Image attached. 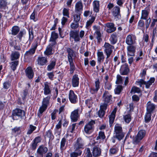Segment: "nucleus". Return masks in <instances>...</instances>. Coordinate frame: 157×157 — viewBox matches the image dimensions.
I'll return each mask as SVG.
<instances>
[{
    "label": "nucleus",
    "mask_w": 157,
    "mask_h": 157,
    "mask_svg": "<svg viewBox=\"0 0 157 157\" xmlns=\"http://www.w3.org/2000/svg\"><path fill=\"white\" fill-rule=\"evenodd\" d=\"M116 112L117 109L116 108H115L113 110L110 115L109 116V123L110 126L112 125L113 124V123Z\"/></svg>",
    "instance_id": "obj_28"
},
{
    "label": "nucleus",
    "mask_w": 157,
    "mask_h": 157,
    "mask_svg": "<svg viewBox=\"0 0 157 157\" xmlns=\"http://www.w3.org/2000/svg\"><path fill=\"white\" fill-rule=\"evenodd\" d=\"M105 135L104 133L103 132H100L98 134V135L97 136L96 140H99L100 139H104L105 138Z\"/></svg>",
    "instance_id": "obj_56"
},
{
    "label": "nucleus",
    "mask_w": 157,
    "mask_h": 157,
    "mask_svg": "<svg viewBox=\"0 0 157 157\" xmlns=\"http://www.w3.org/2000/svg\"><path fill=\"white\" fill-rule=\"evenodd\" d=\"M95 121L92 120L86 124L84 128V132L87 134L91 133L94 129V125L95 124Z\"/></svg>",
    "instance_id": "obj_6"
},
{
    "label": "nucleus",
    "mask_w": 157,
    "mask_h": 157,
    "mask_svg": "<svg viewBox=\"0 0 157 157\" xmlns=\"http://www.w3.org/2000/svg\"><path fill=\"white\" fill-rule=\"evenodd\" d=\"M146 134L145 131L144 130L139 131L137 135L135 137L133 140L132 143L134 144H139L141 140L145 136Z\"/></svg>",
    "instance_id": "obj_5"
},
{
    "label": "nucleus",
    "mask_w": 157,
    "mask_h": 157,
    "mask_svg": "<svg viewBox=\"0 0 157 157\" xmlns=\"http://www.w3.org/2000/svg\"><path fill=\"white\" fill-rule=\"evenodd\" d=\"M105 113V111L101 110L100 109L97 112V114L98 116L101 118H102L104 116Z\"/></svg>",
    "instance_id": "obj_61"
},
{
    "label": "nucleus",
    "mask_w": 157,
    "mask_h": 157,
    "mask_svg": "<svg viewBox=\"0 0 157 157\" xmlns=\"http://www.w3.org/2000/svg\"><path fill=\"white\" fill-rule=\"evenodd\" d=\"M66 51L68 53L67 56L68 61H73L72 57L75 53L74 50L71 48H67Z\"/></svg>",
    "instance_id": "obj_24"
},
{
    "label": "nucleus",
    "mask_w": 157,
    "mask_h": 157,
    "mask_svg": "<svg viewBox=\"0 0 157 157\" xmlns=\"http://www.w3.org/2000/svg\"><path fill=\"white\" fill-rule=\"evenodd\" d=\"M79 80L78 75L75 74L72 76V85L73 87H76L78 86Z\"/></svg>",
    "instance_id": "obj_16"
},
{
    "label": "nucleus",
    "mask_w": 157,
    "mask_h": 157,
    "mask_svg": "<svg viewBox=\"0 0 157 157\" xmlns=\"http://www.w3.org/2000/svg\"><path fill=\"white\" fill-rule=\"evenodd\" d=\"M124 121L127 123H129L131 121L132 117L130 114H127L123 116Z\"/></svg>",
    "instance_id": "obj_50"
},
{
    "label": "nucleus",
    "mask_w": 157,
    "mask_h": 157,
    "mask_svg": "<svg viewBox=\"0 0 157 157\" xmlns=\"http://www.w3.org/2000/svg\"><path fill=\"white\" fill-rule=\"evenodd\" d=\"M120 8L119 6H116L113 9L112 13L115 18H118L120 17Z\"/></svg>",
    "instance_id": "obj_18"
},
{
    "label": "nucleus",
    "mask_w": 157,
    "mask_h": 157,
    "mask_svg": "<svg viewBox=\"0 0 157 157\" xmlns=\"http://www.w3.org/2000/svg\"><path fill=\"white\" fill-rule=\"evenodd\" d=\"M112 97L108 91H105L102 95L103 101L105 103H108L111 100Z\"/></svg>",
    "instance_id": "obj_10"
},
{
    "label": "nucleus",
    "mask_w": 157,
    "mask_h": 157,
    "mask_svg": "<svg viewBox=\"0 0 157 157\" xmlns=\"http://www.w3.org/2000/svg\"><path fill=\"white\" fill-rule=\"evenodd\" d=\"M129 71V69L127 64L125 63L122 65L120 70V73L122 75H127Z\"/></svg>",
    "instance_id": "obj_11"
},
{
    "label": "nucleus",
    "mask_w": 157,
    "mask_h": 157,
    "mask_svg": "<svg viewBox=\"0 0 157 157\" xmlns=\"http://www.w3.org/2000/svg\"><path fill=\"white\" fill-rule=\"evenodd\" d=\"M26 75L29 79L33 78L34 73L32 68L31 67H28L25 71Z\"/></svg>",
    "instance_id": "obj_27"
},
{
    "label": "nucleus",
    "mask_w": 157,
    "mask_h": 157,
    "mask_svg": "<svg viewBox=\"0 0 157 157\" xmlns=\"http://www.w3.org/2000/svg\"><path fill=\"white\" fill-rule=\"evenodd\" d=\"M58 34L55 32H52L51 33V36L50 40H56L58 38Z\"/></svg>",
    "instance_id": "obj_51"
},
{
    "label": "nucleus",
    "mask_w": 157,
    "mask_h": 157,
    "mask_svg": "<svg viewBox=\"0 0 157 157\" xmlns=\"http://www.w3.org/2000/svg\"><path fill=\"white\" fill-rule=\"evenodd\" d=\"M123 89L122 86L118 85L117 86L114 90L115 93L116 94H119Z\"/></svg>",
    "instance_id": "obj_55"
},
{
    "label": "nucleus",
    "mask_w": 157,
    "mask_h": 157,
    "mask_svg": "<svg viewBox=\"0 0 157 157\" xmlns=\"http://www.w3.org/2000/svg\"><path fill=\"white\" fill-rule=\"evenodd\" d=\"M7 2L5 0H0V8L1 9H5L7 6Z\"/></svg>",
    "instance_id": "obj_53"
},
{
    "label": "nucleus",
    "mask_w": 157,
    "mask_h": 157,
    "mask_svg": "<svg viewBox=\"0 0 157 157\" xmlns=\"http://www.w3.org/2000/svg\"><path fill=\"white\" fill-rule=\"evenodd\" d=\"M69 63L70 68V73L71 74H72L75 70V66L74 63L73 61H68Z\"/></svg>",
    "instance_id": "obj_45"
},
{
    "label": "nucleus",
    "mask_w": 157,
    "mask_h": 157,
    "mask_svg": "<svg viewBox=\"0 0 157 157\" xmlns=\"http://www.w3.org/2000/svg\"><path fill=\"white\" fill-rule=\"evenodd\" d=\"M79 109H77L71 112V114L70 117L71 121L73 122H76L79 117L78 111Z\"/></svg>",
    "instance_id": "obj_13"
},
{
    "label": "nucleus",
    "mask_w": 157,
    "mask_h": 157,
    "mask_svg": "<svg viewBox=\"0 0 157 157\" xmlns=\"http://www.w3.org/2000/svg\"><path fill=\"white\" fill-rule=\"evenodd\" d=\"M101 150L100 146H95L93 148L92 153L93 156L95 157L100 156L101 153Z\"/></svg>",
    "instance_id": "obj_14"
},
{
    "label": "nucleus",
    "mask_w": 157,
    "mask_h": 157,
    "mask_svg": "<svg viewBox=\"0 0 157 157\" xmlns=\"http://www.w3.org/2000/svg\"><path fill=\"white\" fill-rule=\"evenodd\" d=\"M20 54L19 52L17 51L13 52L10 55V59L12 61L17 60L20 57Z\"/></svg>",
    "instance_id": "obj_32"
},
{
    "label": "nucleus",
    "mask_w": 157,
    "mask_h": 157,
    "mask_svg": "<svg viewBox=\"0 0 157 157\" xmlns=\"http://www.w3.org/2000/svg\"><path fill=\"white\" fill-rule=\"evenodd\" d=\"M84 146V144L81 139H77V142L75 145V149L77 150H80V149L82 148Z\"/></svg>",
    "instance_id": "obj_29"
},
{
    "label": "nucleus",
    "mask_w": 157,
    "mask_h": 157,
    "mask_svg": "<svg viewBox=\"0 0 157 157\" xmlns=\"http://www.w3.org/2000/svg\"><path fill=\"white\" fill-rule=\"evenodd\" d=\"M44 94L45 95H49L51 94L52 89L49 83L46 82L44 84Z\"/></svg>",
    "instance_id": "obj_15"
},
{
    "label": "nucleus",
    "mask_w": 157,
    "mask_h": 157,
    "mask_svg": "<svg viewBox=\"0 0 157 157\" xmlns=\"http://www.w3.org/2000/svg\"><path fill=\"white\" fill-rule=\"evenodd\" d=\"M18 63L19 61L18 60H15L10 63L11 67L13 71H14L16 70Z\"/></svg>",
    "instance_id": "obj_48"
},
{
    "label": "nucleus",
    "mask_w": 157,
    "mask_h": 157,
    "mask_svg": "<svg viewBox=\"0 0 157 157\" xmlns=\"http://www.w3.org/2000/svg\"><path fill=\"white\" fill-rule=\"evenodd\" d=\"M74 13L73 15V17L74 21L75 23H78L80 19V15L81 13Z\"/></svg>",
    "instance_id": "obj_39"
},
{
    "label": "nucleus",
    "mask_w": 157,
    "mask_h": 157,
    "mask_svg": "<svg viewBox=\"0 0 157 157\" xmlns=\"http://www.w3.org/2000/svg\"><path fill=\"white\" fill-rule=\"evenodd\" d=\"M53 48L48 46L47 47L46 50L44 52V54L45 55H46L48 56H50L52 55L53 53L52 52Z\"/></svg>",
    "instance_id": "obj_44"
},
{
    "label": "nucleus",
    "mask_w": 157,
    "mask_h": 157,
    "mask_svg": "<svg viewBox=\"0 0 157 157\" xmlns=\"http://www.w3.org/2000/svg\"><path fill=\"white\" fill-rule=\"evenodd\" d=\"M36 61L37 64L40 66L44 65L48 62L47 58L44 57H39Z\"/></svg>",
    "instance_id": "obj_23"
},
{
    "label": "nucleus",
    "mask_w": 157,
    "mask_h": 157,
    "mask_svg": "<svg viewBox=\"0 0 157 157\" xmlns=\"http://www.w3.org/2000/svg\"><path fill=\"white\" fill-rule=\"evenodd\" d=\"M94 29L95 30L94 36L97 39L98 42L100 43L102 40L101 38V33L100 28L99 26L94 25L93 27Z\"/></svg>",
    "instance_id": "obj_9"
},
{
    "label": "nucleus",
    "mask_w": 157,
    "mask_h": 157,
    "mask_svg": "<svg viewBox=\"0 0 157 157\" xmlns=\"http://www.w3.org/2000/svg\"><path fill=\"white\" fill-rule=\"evenodd\" d=\"M103 47L104 48V52L106 55L105 60L106 63L107 64L110 60L109 57L113 52L114 47L110 44L106 42Z\"/></svg>",
    "instance_id": "obj_1"
},
{
    "label": "nucleus",
    "mask_w": 157,
    "mask_h": 157,
    "mask_svg": "<svg viewBox=\"0 0 157 157\" xmlns=\"http://www.w3.org/2000/svg\"><path fill=\"white\" fill-rule=\"evenodd\" d=\"M26 34V32L25 29H23L21 30L17 36V37L19 39L20 41L21 40L22 38L25 36Z\"/></svg>",
    "instance_id": "obj_42"
},
{
    "label": "nucleus",
    "mask_w": 157,
    "mask_h": 157,
    "mask_svg": "<svg viewBox=\"0 0 157 157\" xmlns=\"http://www.w3.org/2000/svg\"><path fill=\"white\" fill-rule=\"evenodd\" d=\"M146 81H145L143 79H138L136 82V84L138 86H139L140 87H142L144 89V85H145Z\"/></svg>",
    "instance_id": "obj_41"
},
{
    "label": "nucleus",
    "mask_w": 157,
    "mask_h": 157,
    "mask_svg": "<svg viewBox=\"0 0 157 157\" xmlns=\"http://www.w3.org/2000/svg\"><path fill=\"white\" fill-rule=\"evenodd\" d=\"M37 46V42H36L32 44L30 49L26 52L25 54V57L28 58L33 56L35 53Z\"/></svg>",
    "instance_id": "obj_8"
},
{
    "label": "nucleus",
    "mask_w": 157,
    "mask_h": 157,
    "mask_svg": "<svg viewBox=\"0 0 157 157\" xmlns=\"http://www.w3.org/2000/svg\"><path fill=\"white\" fill-rule=\"evenodd\" d=\"M20 31V28L17 26H14L12 27L11 34L13 35H16Z\"/></svg>",
    "instance_id": "obj_38"
},
{
    "label": "nucleus",
    "mask_w": 157,
    "mask_h": 157,
    "mask_svg": "<svg viewBox=\"0 0 157 157\" xmlns=\"http://www.w3.org/2000/svg\"><path fill=\"white\" fill-rule=\"evenodd\" d=\"M155 80V79L154 77L150 78L147 82H146L145 87L147 89L149 88L152 83L154 82Z\"/></svg>",
    "instance_id": "obj_40"
},
{
    "label": "nucleus",
    "mask_w": 157,
    "mask_h": 157,
    "mask_svg": "<svg viewBox=\"0 0 157 157\" xmlns=\"http://www.w3.org/2000/svg\"><path fill=\"white\" fill-rule=\"evenodd\" d=\"M156 105L150 101L146 104V110L147 112L153 113L155 109Z\"/></svg>",
    "instance_id": "obj_21"
},
{
    "label": "nucleus",
    "mask_w": 157,
    "mask_h": 157,
    "mask_svg": "<svg viewBox=\"0 0 157 157\" xmlns=\"http://www.w3.org/2000/svg\"><path fill=\"white\" fill-rule=\"evenodd\" d=\"M100 88V82L99 79H97L95 82V87L90 88V91L92 94L97 93Z\"/></svg>",
    "instance_id": "obj_22"
},
{
    "label": "nucleus",
    "mask_w": 157,
    "mask_h": 157,
    "mask_svg": "<svg viewBox=\"0 0 157 157\" xmlns=\"http://www.w3.org/2000/svg\"><path fill=\"white\" fill-rule=\"evenodd\" d=\"M136 36L132 34L128 35L126 37L125 43L128 45H133L136 43Z\"/></svg>",
    "instance_id": "obj_7"
},
{
    "label": "nucleus",
    "mask_w": 157,
    "mask_h": 157,
    "mask_svg": "<svg viewBox=\"0 0 157 157\" xmlns=\"http://www.w3.org/2000/svg\"><path fill=\"white\" fill-rule=\"evenodd\" d=\"M84 156L85 157H92V154L91 152L90 149L86 148L84 151Z\"/></svg>",
    "instance_id": "obj_47"
},
{
    "label": "nucleus",
    "mask_w": 157,
    "mask_h": 157,
    "mask_svg": "<svg viewBox=\"0 0 157 157\" xmlns=\"http://www.w3.org/2000/svg\"><path fill=\"white\" fill-rule=\"evenodd\" d=\"M117 35L116 33H113L111 34L109 38V40L112 44H114L117 41Z\"/></svg>",
    "instance_id": "obj_30"
},
{
    "label": "nucleus",
    "mask_w": 157,
    "mask_h": 157,
    "mask_svg": "<svg viewBox=\"0 0 157 157\" xmlns=\"http://www.w3.org/2000/svg\"><path fill=\"white\" fill-rule=\"evenodd\" d=\"M69 9H66L64 8L63 10V14L64 16H66L67 17H69Z\"/></svg>",
    "instance_id": "obj_60"
},
{
    "label": "nucleus",
    "mask_w": 157,
    "mask_h": 157,
    "mask_svg": "<svg viewBox=\"0 0 157 157\" xmlns=\"http://www.w3.org/2000/svg\"><path fill=\"white\" fill-rule=\"evenodd\" d=\"M95 19V17H92L90 19L87 21L86 22V28L88 29L92 25V24L94 22Z\"/></svg>",
    "instance_id": "obj_49"
},
{
    "label": "nucleus",
    "mask_w": 157,
    "mask_h": 157,
    "mask_svg": "<svg viewBox=\"0 0 157 157\" xmlns=\"http://www.w3.org/2000/svg\"><path fill=\"white\" fill-rule=\"evenodd\" d=\"M36 127L33 125H30L29 129L27 132V134L28 135L31 134L36 129Z\"/></svg>",
    "instance_id": "obj_62"
},
{
    "label": "nucleus",
    "mask_w": 157,
    "mask_h": 157,
    "mask_svg": "<svg viewBox=\"0 0 157 157\" xmlns=\"http://www.w3.org/2000/svg\"><path fill=\"white\" fill-rule=\"evenodd\" d=\"M50 98L51 96L49 95L44 98L42 101V105L48 107V105L49 104Z\"/></svg>",
    "instance_id": "obj_46"
},
{
    "label": "nucleus",
    "mask_w": 157,
    "mask_h": 157,
    "mask_svg": "<svg viewBox=\"0 0 157 157\" xmlns=\"http://www.w3.org/2000/svg\"><path fill=\"white\" fill-rule=\"evenodd\" d=\"M108 104V103H105L104 102V103L101 104L100 105V109L105 111L107 109Z\"/></svg>",
    "instance_id": "obj_63"
},
{
    "label": "nucleus",
    "mask_w": 157,
    "mask_h": 157,
    "mask_svg": "<svg viewBox=\"0 0 157 157\" xmlns=\"http://www.w3.org/2000/svg\"><path fill=\"white\" fill-rule=\"evenodd\" d=\"M47 107L42 105L40 107L39 110V112L37 113L38 116L40 117L42 114L47 109Z\"/></svg>",
    "instance_id": "obj_43"
},
{
    "label": "nucleus",
    "mask_w": 157,
    "mask_h": 157,
    "mask_svg": "<svg viewBox=\"0 0 157 157\" xmlns=\"http://www.w3.org/2000/svg\"><path fill=\"white\" fill-rule=\"evenodd\" d=\"M85 103L89 108H90L91 106L92 101L91 99H87L85 101Z\"/></svg>",
    "instance_id": "obj_64"
},
{
    "label": "nucleus",
    "mask_w": 157,
    "mask_h": 157,
    "mask_svg": "<svg viewBox=\"0 0 157 157\" xmlns=\"http://www.w3.org/2000/svg\"><path fill=\"white\" fill-rule=\"evenodd\" d=\"M150 11V10L147 8H145L144 10H142L140 19H146L148 18V16L149 14Z\"/></svg>",
    "instance_id": "obj_25"
},
{
    "label": "nucleus",
    "mask_w": 157,
    "mask_h": 157,
    "mask_svg": "<svg viewBox=\"0 0 157 157\" xmlns=\"http://www.w3.org/2000/svg\"><path fill=\"white\" fill-rule=\"evenodd\" d=\"M67 139L65 138H63L61 140L60 142V149L63 150L64 149V147L65 146L66 143V142Z\"/></svg>",
    "instance_id": "obj_58"
},
{
    "label": "nucleus",
    "mask_w": 157,
    "mask_h": 157,
    "mask_svg": "<svg viewBox=\"0 0 157 157\" xmlns=\"http://www.w3.org/2000/svg\"><path fill=\"white\" fill-rule=\"evenodd\" d=\"M114 135V137H115L119 140L122 139L124 136V135L122 132V128L120 125L117 124L115 125Z\"/></svg>",
    "instance_id": "obj_3"
},
{
    "label": "nucleus",
    "mask_w": 157,
    "mask_h": 157,
    "mask_svg": "<svg viewBox=\"0 0 157 157\" xmlns=\"http://www.w3.org/2000/svg\"><path fill=\"white\" fill-rule=\"evenodd\" d=\"M97 61L100 64L101 61H103L105 58L102 52L98 51L97 53Z\"/></svg>",
    "instance_id": "obj_33"
},
{
    "label": "nucleus",
    "mask_w": 157,
    "mask_h": 157,
    "mask_svg": "<svg viewBox=\"0 0 157 157\" xmlns=\"http://www.w3.org/2000/svg\"><path fill=\"white\" fill-rule=\"evenodd\" d=\"M69 98L72 103L75 104L78 101L77 96L72 90H70L69 91Z\"/></svg>",
    "instance_id": "obj_12"
},
{
    "label": "nucleus",
    "mask_w": 157,
    "mask_h": 157,
    "mask_svg": "<svg viewBox=\"0 0 157 157\" xmlns=\"http://www.w3.org/2000/svg\"><path fill=\"white\" fill-rule=\"evenodd\" d=\"M136 49V47L133 45H128L127 47L128 55L131 56H134Z\"/></svg>",
    "instance_id": "obj_19"
},
{
    "label": "nucleus",
    "mask_w": 157,
    "mask_h": 157,
    "mask_svg": "<svg viewBox=\"0 0 157 157\" xmlns=\"http://www.w3.org/2000/svg\"><path fill=\"white\" fill-rule=\"evenodd\" d=\"M56 60L55 59L50 61L49 64L47 66V70L50 71L55 68L56 64Z\"/></svg>",
    "instance_id": "obj_34"
},
{
    "label": "nucleus",
    "mask_w": 157,
    "mask_h": 157,
    "mask_svg": "<svg viewBox=\"0 0 157 157\" xmlns=\"http://www.w3.org/2000/svg\"><path fill=\"white\" fill-rule=\"evenodd\" d=\"M47 147L43 145H41L39 147L37 150V153L39 154L41 157H43V154L46 153L48 151Z\"/></svg>",
    "instance_id": "obj_20"
},
{
    "label": "nucleus",
    "mask_w": 157,
    "mask_h": 157,
    "mask_svg": "<svg viewBox=\"0 0 157 157\" xmlns=\"http://www.w3.org/2000/svg\"><path fill=\"white\" fill-rule=\"evenodd\" d=\"M29 39L27 43H28L30 44L33 41L34 38V35L32 29H29Z\"/></svg>",
    "instance_id": "obj_35"
},
{
    "label": "nucleus",
    "mask_w": 157,
    "mask_h": 157,
    "mask_svg": "<svg viewBox=\"0 0 157 157\" xmlns=\"http://www.w3.org/2000/svg\"><path fill=\"white\" fill-rule=\"evenodd\" d=\"M140 90L139 88L136 86H133L130 91V93H139L140 92Z\"/></svg>",
    "instance_id": "obj_57"
},
{
    "label": "nucleus",
    "mask_w": 157,
    "mask_h": 157,
    "mask_svg": "<svg viewBox=\"0 0 157 157\" xmlns=\"http://www.w3.org/2000/svg\"><path fill=\"white\" fill-rule=\"evenodd\" d=\"M25 116L24 111L19 109H16L12 112L11 115L12 119L14 120H17L20 119H22Z\"/></svg>",
    "instance_id": "obj_4"
},
{
    "label": "nucleus",
    "mask_w": 157,
    "mask_h": 157,
    "mask_svg": "<svg viewBox=\"0 0 157 157\" xmlns=\"http://www.w3.org/2000/svg\"><path fill=\"white\" fill-rule=\"evenodd\" d=\"M82 153V151L81 150H77L75 149L74 152H72L70 154V157H77L81 155Z\"/></svg>",
    "instance_id": "obj_37"
},
{
    "label": "nucleus",
    "mask_w": 157,
    "mask_h": 157,
    "mask_svg": "<svg viewBox=\"0 0 157 157\" xmlns=\"http://www.w3.org/2000/svg\"><path fill=\"white\" fill-rule=\"evenodd\" d=\"M105 25L108 29H107V33H111L115 31L116 30V28L115 27V25L112 23L109 22L106 23Z\"/></svg>",
    "instance_id": "obj_17"
},
{
    "label": "nucleus",
    "mask_w": 157,
    "mask_h": 157,
    "mask_svg": "<svg viewBox=\"0 0 157 157\" xmlns=\"http://www.w3.org/2000/svg\"><path fill=\"white\" fill-rule=\"evenodd\" d=\"M152 113L147 111L145 117L146 122H148L151 120Z\"/></svg>",
    "instance_id": "obj_52"
},
{
    "label": "nucleus",
    "mask_w": 157,
    "mask_h": 157,
    "mask_svg": "<svg viewBox=\"0 0 157 157\" xmlns=\"http://www.w3.org/2000/svg\"><path fill=\"white\" fill-rule=\"evenodd\" d=\"M99 1L98 0H94L93 2V10L96 13L98 12L99 10Z\"/></svg>",
    "instance_id": "obj_31"
},
{
    "label": "nucleus",
    "mask_w": 157,
    "mask_h": 157,
    "mask_svg": "<svg viewBox=\"0 0 157 157\" xmlns=\"http://www.w3.org/2000/svg\"><path fill=\"white\" fill-rule=\"evenodd\" d=\"M21 132V127H16L12 129V134L16 136L19 134Z\"/></svg>",
    "instance_id": "obj_36"
},
{
    "label": "nucleus",
    "mask_w": 157,
    "mask_h": 157,
    "mask_svg": "<svg viewBox=\"0 0 157 157\" xmlns=\"http://www.w3.org/2000/svg\"><path fill=\"white\" fill-rule=\"evenodd\" d=\"M104 88L108 90H110L112 88V84L109 82H104Z\"/></svg>",
    "instance_id": "obj_59"
},
{
    "label": "nucleus",
    "mask_w": 157,
    "mask_h": 157,
    "mask_svg": "<svg viewBox=\"0 0 157 157\" xmlns=\"http://www.w3.org/2000/svg\"><path fill=\"white\" fill-rule=\"evenodd\" d=\"M123 82V80L122 77L119 75H117V80L116 82V84H121Z\"/></svg>",
    "instance_id": "obj_54"
},
{
    "label": "nucleus",
    "mask_w": 157,
    "mask_h": 157,
    "mask_svg": "<svg viewBox=\"0 0 157 157\" xmlns=\"http://www.w3.org/2000/svg\"><path fill=\"white\" fill-rule=\"evenodd\" d=\"M85 32L83 30H81L79 33L78 30H71L69 33L70 38L73 39L75 42H79L80 38H82Z\"/></svg>",
    "instance_id": "obj_2"
},
{
    "label": "nucleus",
    "mask_w": 157,
    "mask_h": 157,
    "mask_svg": "<svg viewBox=\"0 0 157 157\" xmlns=\"http://www.w3.org/2000/svg\"><path fill=\"white\" fill-rule=\"evenodd\" d=\"M83 10V5L80 1L77 2L75 5V12L81 13Z\"/></svg>",
    "instance_id": "obj_26"
}]
</instances>
